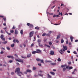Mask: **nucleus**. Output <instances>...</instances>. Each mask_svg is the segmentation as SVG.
Masks as SVG:
<instances>
[{
    "label": "nucleus",
    "instance_id": "48",
    "mask_svg": "<svg viewBox=\"0 0 78 78\" xmlns=\"http://www.w3.org/2000/svg\"><path fill=\"white\" fill-rule=\"evenodd\" d=\"M66 69H68V68H69V66H67L66 65Z\"/></svg>",
    "mask_w": 78,
    "mask_h": 78
},
{
    "label": "nucleus",
    "instance_id": "34",
    "mask_svg": "<svg viewBox=\"0 0 78 78\" xmlns=\"http://www.w3.org/2000/svg\"><path fill=\"white\" fill-rule=\"evenodd\" d=\"M73 69V67H69V70H70V69Z\"/></svg>",
    "mask_w": 78,
    "mask_h": 78
},
{
    "label": "nucleus",
    "instance_id": "12",
    "mask_svg": "<svg viewBox=\"0 0 78 78\" xmlns=\"http://www.w3.org/2000/svg\"><path fill=\"white\" fill-rule=\"evenodd\" d=\"M15 34H18V31L16 30L15 31Z\"/></svg>",
    "mask_w": 78,
    "mask_h": 78
},
{
    "label": "nucleus",
    "instance_id": "64",
    "mask_svg": "<svg viewBox=\"0 0 78 78\" xmlns=\"http://www.w3.org/2000/svg\"><path fill=\"white\" fill-rule=\"evenodd\" d=\"M64 5L63 4H61V6H64Z\"/></svg>",
    "mask_w": 78,
    "mask_h": 78
},
{
    "label": "nucleus",
    "instance_id": "3",
    "mask_svg": "<svg viewBox=\"0 0 78 78\" xmlns=\"http://www.w3.org/2000/svg\"><path fill=\"white\" fill-rule=\"evenodd\" d=\"M29 27L30 30H32L33 29V25L31 24H30V26H29Z\"/></svg>",
    "mask_w": 78,
    "mask_h": 78
},
{
    "label": "nucleus",
    "instance_id": "8",
    "mask_svg": "<svg viewBox=\"0 0 78 78\" xmlns=\"http://www.w3.org/2000/svg\"><path fill=\"white\" fill-rule=\"evenodd\" d=\"M55 54V53H54V51H50V54L51 55H53V54Z\"/></svg>",
    "mask_w": 78,
    "mask_h": 78
},
{
    "label": "nucleus",
    "instance_id": "33",
    "mask_svg": "<svg viewBox=\"0 0 78 78\" xmlns=\"http://www.w3.org/2000/svg\"><path fill=\"white\" fill-rule=\"evenodd\" d=\"M46 35V33H44L42 35V36H45Z\"/></svg>",
    "mask_w": 78,
    "mask_h": 78
},
{
    "label": "nucleus",
    "instance_id": "5",
    "mask_svg": "<svg viewBox=\"0 0 78 78\" xmlns=\"http://www.w3.org/2000/svg\"><path fill=\"white\" fill-rule=\"evenodd\" d=\"M37 52H38L37 53H42V51L40 49H37L36 50Z\"/></svg>",
    "mask_w": 78,
    "mask_h": 78
},
{
    "label": "nucleus",
    "instance_id": "25",
    "mask_svg": "<svg viewBox=\"0 0 78 78\" xmlns=\"http://www.w3.org/2000/svg\"><path fill=\"white\" fill-rule=\"evenodd\" d=\"M20 34L22 35L23 34V30H21L20 31Z\"/></svg>",
    "mask_w": 78,
    "mask_h": 78
},
{
    "label": "nucleus",
    "instance_id": "54",
    "mask_svg": "<svg viewBox=\"0 0 78 78\" xmlns=\"http://www.w3.org/2000/svg\"><path fill=\"white\" fill-rule=\"evenodd\" d=\"M33 70H36V67H33Z\"/></svg>",
    "mask_w": 78,
    "mask_h": 78
},
{
    "label": "nucleus",
    "instance_id": "44",
    "mask_svg": "<svg viewBox=\"0 0 78 78\" xmlns=\"http://www.w3.org/2000/svg\"><path fill=\"white\" fill-rule=\"evenodd\" d=\"M16 61H18V62H20V59H19V60L18 59H16Z\"/></svg>",
    "mask_w": 78,
    "mask_h": 78
},
{
    "label": "nucleus",
    "instance_id": "62",
    "mask_svg": "<svg viewBox=\"0 0 78 78\" xmlns=\"http://www.w3.org/2000/svg\"><path fill=\"white\" fill-rule=\"evenodd\" d=\"M1 54H3V51H2L0 52Z\"/></svg>",
    "mask_w": 78,
    "mask_h": 78
},
{
    "label": "nucleus",
    "instance_id": "10",
    "mask_svg": "<svg viewBox=\"0 0 78 78\" xmlns=\"http://www.w3.org/2000/svg\"><path fill=\"white\" fill-rule=\"evenodd\" d=\"M7 57L9 58H12V59H14V57L13 56L11 55V56H7Z\"/></svg>",
    "mask_w": 78,
    "mask_h": 78
},
{
    "label": "nucleus",
    "instance_id": "42",
    "mask_svg": "<svg viewBox=\"0 0 78 78\" xmlns=\"http://www.w3.org/2000/svg\"><path fill=\"white\" fill-rule=\"evenodd\" d=\"M58 61H61V58H58Z\"/></svg>",
    "mask_w": 78,
    "mask_h": 78
},
{
    "label": "nucleus",
    "instance_id": "35",
    "mask_svg": "<svg viewBox=\"0 0 78 78\" xmlns=\"http://www.w3.org/2000/svg\"><path fill=\"white\" fill-rule=\"evenodd\" d=\"M14 32V31L13 30H10V33H13Z\"/></svg>",
    "mask_w": 78,
    "mask_h": 78
},
{
    "label": "nucleus",
    "instance_id": "56",
    "mask_svg": "<svg viewBox=\"0 0 78 78\" xmlns=\"http://www.w3.org/2000/svg\"><path fill=\"white\" fill-rule=\"evenodd\" d=\"M56 17H60V16H59L58 15H56Z\"/></svg>",
    "mask_w": 78,
    "mask_h": 78
},
{
    "label": "nucleus",
    "instance_id": "32",
    "mask_svg": "<svg viewBox=\"0 0 78 78\" xmlns=\"http://www.w3.org/2000/svg\"><path fill=\"white\" fill-rule=\"evenodd\" d=\"M38 44L39 45V46H40V47H44L42 44H40V43H39Z\"/></svg>",
    "mask_w": 78,
    "mask_h": 78
},
{
    "label": "nucleus",
    "instance_id": "39",
    "mask_svg": "<svg viewBox=\"0 0 78 78\" xmlns=\"http://www.w3.org/2000/svg\"><path fill=\"white\" fill-rule=\"evenodd\" d=\"M9 62H10V63H11L12 62V60H9Z\"/></svg>",
    "mask_w": 78,
    "mask_h": 78
},
{
    "label": "nucleus",
    "instance_id": "26",
    "mask_svg": "<svg viewBox=\"0 0 78 78\" xmlns=\"http://www.w3.org/2000/svg\"><path fill=\"white\" fill-rule=\"evenodd\" d=\"M5 31L6 32V33L8 34V35H11V34L10 33H9L8 32L6 31V30H5Z\"/></svg>",
    "mask_w": 78,
    "mask_h": 78
},
{
    "label": "nucleus",
    "instance_id": "58",
    "mask_svg": "<svg viewBox=\"0 0 78 78\" xmlns=\"http://www.w3.org/2000/svg\"><path fill=\"white\" fill-rule=\"evenodd\" d=\"M16 40H14L13 41V42H14V43H15L16 42Z\"/></svg>",
    "mask_w": 78,
    "mask_h": 78
},
{
    "label": "nucleus",
    "instance_id": "60",
    "mask_svg": "<svg viewBox=\"0 0 78 78\" xmlns=\"http://www.w3.org/2000/svg\"><path fill=\"white\" fill-rule=\"evenodd\" d=\"M0 17H1V18H3V17H4V16H0Z\"/></svg>",
    "mask_w": 78,
    "mask_h": 78
},
{
    "label": "nucleus",
    "instance_id": "18",
    "mask_svg": "<svg viewBox=\"0 0 78 78\" xmlns=\"http://www.w3.org/2000/svg\"><path fill=\"white\" fill-rule=\"evenodd\" d=\"M45 61L46 62H51V61H50L45 60Z\"/></svg>",
    "mask_w": 78,
    "mask_h": 78
},
{
    "label": "nucleus",
    "instance_id": "15",
    "mask_svg": "<svg viewBox=\"0 0 78 78\" xmlns=\"http://www.w3.org/2000/svg\"><path fill=\"white\" fill-rule=\"evenodd\" d=\"M50 73H51V74H52V75H55V73L52 72H50Z\"/></svg>",
    "mask_w": 78,
    "mask_h": 78
},
{
    "label": "nucleus",
    "instance_id": "2",
    "mask_svg": "<svg viewBox=\"0 0 78 78\" xmlns=\"http://www.w3.org/2000/svg\"><path fill=\"white\" fill-rule=\"evenodd\" d=\"M34 34V31H32L30 32L29 34V37H32L33 36V34Z\"/></svg>",
    "mask_w": 78,
    "mask_h": 78
},
{
    "label": "nucleus",
    "instance_id": "20",
    "mask_svg": "<svg viewBox=\"0 0 78 78\" xmlns=\"http://www.w3.org/2000/svg\"><path fill=\"white\" fill-rule=\"evenodd\" d=\"M60 51H61V52H62V51H65V50L64 49H61Z\"/></svg>",
    "mask_w": 78,
    "mask_h": 78
},
{
    "label": "nucleus",
    "instance_id": "7",
    "mask_svg": "<svg viewBox=\"0 0 78 78\" xmlns=\"http://www.w3.org/2000/svg\"><path fill=\"white\" fill-rule=\"evenodd\" d=\"M39 53L38 52H37V51H34L32 52V53L33 54H36V53Z\"/></svg>",
    "mask_w": 78,
    "mask_h": 78
},
{
    "label": "nucleus",
    "instance_id": "38",
    "mask_svg": "<svg viewBox=\"0 0 78 78\" xmlns=\"http://www.w3.org/2000/svg\"><path fill=\"white\" fill-rule=\"evenodd\" d=\"M31 24L29 23H27V25L28 26H30V25H31Z\"/></svg>",
    "mask_w": 78,
    "mask_h": 78
},
{
    "label": "nucleus",
    "instance_id": "41",
    "mask_svg": "<svg viewBox=\"0 0 78 78\" xmlns=\"http://www.w3.org/2000/svg\"><path fill=\"white\" fill-rule=\"evenodd\" d=\"M51 65H56V63H51Z\"/></svg>",
    "mask_w": 78,
    "mask_h": 78
},
{
    "label": "nucleus",
    "instance_id": "24",
    "mask_svg": "<svg viewBox=\"0 0 78 78\" xmlns=\"http://www.w3.org/2000/svg\"><path fill=\"white\" fill-rule=\"evenodd\" d=\"M66 65H62L61 66V67H66Z\"/></svg>",
    "mask_w": 78,
    "mask_h": 78
},
{
    "label": "nucleus",
    "instance_id": "47",
    "mask_svg": "<svg viewBox=\"0 0 78 78\" xmlns=\"http://www.w3.org/2000/svg\"><path fill=\"white\" fill-rule=\"evenodd\" d=\"M22 46H23L22 44H21L20 45V47H21V48H22Z\"/></svg>",
    "mask_w": 78,
    "mask_h": 78
},
{
    "label": "nucleus",
    "instance_id": "49",
    "mask_svg": "<svg viewBox=\"0 0 78 78\" xmlns=\"http://www.w3.org/2000/svg\"><path fill=\"white\" fill-rule=\"evenodd\" d=\"M21 57L22 58H26V57L25 56H22Z\"/></svg>",
    "mask_w": 78,
    "mask_h": 78
},
{
    "label": "nucleus",
    "instance_id": "40",
    "mask_svg": "<svg viewBox=\"0 0 78 78\" xmlns=\"http://www.w3.org/2000/svg\"><path fill=\"white\" fill-rule=\"evenodd\" d=\"M23 73L24 74H27L28 73V72H27V71H26L24 72Z\"/></svg>",
    "mask_w": 78,
    "mask_h": 78
},
{
    "label": "nucleus",
    "instance_id": "46",
    "mask_svg": "<svg viewBox=\"0 0 78 78\" xmlns=\"http://www.w3.org/2000/svg\"><path fill=\"white\" fill-rule=\"evenodd\" d=\"M49 44L50 45H51L52 44V43L51 42H49Z\"/></svg>",
    "mask_w": 78,
    "mask_h": 78
},
{
    "label": "nucleus",
    "instance_id": "13",
    "mask_svg": "<svg viewBox=\"0 0 78 78\" xmlns=\"http://www.w3.org/2000/svg\"><path fill=\"white\" fill-rule=\"evenodd\" d=\"M76 71H77V70H76V69H75L74 71L73 72V73H72V74H74V75H75V72H76Z\"/></svg>",
    "mask_w": 78,
    "mask_h": 78
},
{
    "label": "nucleus",
    "instance_id": "57",
    "mask_svg": "<svg viewBox=\"0 0 78 78\" xmlns=\"http://www.w3.org/2000/svg\"><path fill=\"white\" fill-rule=\"evenodd\" d=\"M56 17V15H54L53 17Z\"/></svg>",
    "mask_w": 78,
    "mask_h": 78
},
{
    "label": "nucleus",
    "instance_id": "22",
    "mask_svg": "<svg viewBox=\"0 0 78 78\" xmlns=\"http://www.w3.org/2000/svg\"><path fill=\"white\" fill-rule=\"evenodd\" d=\"M7 41H4L2 42V44H6V43H7Z\"/></svg>",
    "mask_w": 78,
    "mask_h": 78
},
{
    "label": "nucleus",
    "instance_id": "37",
    "mask_svg": "<svg viewBox=\"0 0 78 78\" xmlns=\"http://www.w3.org/2000/svg\"><path fill=\"white\" fill-rule=\"evenodd\" d=\"M16 42H17L18 44H19V40H16Z\"/></svg>",
    "mask_w": 78,
    "mask_h": 78
},
{
    "label": "nucleus",
    "instance_id": "31",
    "mask_svg": "<svg viewBox=\"0 0 78 78\" xmlns=\"http://www.w3.org/2000/svg\"><path fill=\"white\" fill-rule=\"evenodd\" d=\"M61 43L62 44L64 43V40L63 39L61 40Z\"/></svg>",
    "mask_w": 78,
    "mask_h": 78
},
{
    "label": "nucleus",
    "instance_id": "51",
    "mask_svg": "<svg viewBox=\"0 0 78 78\" xmlns=\"http://www.w3.org/2000/svg\"><path fill=\"white\" fill-rule=\"evenodd\" d=\"M7 50H10V48L9 47H7Z\"/></svg>",
    "mask_w": 78,
    "mask_h": 78
},
{
    "label": "nucleus",
    "instance_id": "1",
    "mask_svg": "<svg viewBox=\"0 0 78 78\" xmlns=\"http://www.w3.org/2000/svg\"><path fill=\"white\" fill-rule=\"evenodd\" d=\"M17 73V75L20 76H21V75H22V73L20 72V68H18L16 69L15 73Z\"/></svg>",
    "mask_w": 78,
    "mask_h": 78
},
{
    "label": "nucleus",
    "instance_id": "11",
    "mask_svg": "<svg viewBox=\"0 0 78 78\" xmlns=\"http://www.w3.org/2000/svg\"><path fill=\"white\" fill-rule=\"evenodd\" d=\"M63 48L65 50H67V46H63Z\"/></svg>",
    "mask_w": 78,
    "mask_h": 78
},
{
    "label": "nucleus",
    "instance_id": "17",
    "mask_svg": "<svg viewBox=\"0 0 78 78\" xmlns=\"http://www.w3.org/2000/svg\"><path fill=\"white\" fill-rule=\"evenodd\" d=\"M20 62H22V63H23V60L20 59Z\"/></svg>",
    "mask_w": 78,
    "mask_h": 78
},
{
    "label": "nucleus",
    "instance_id": "36",
    "mask_svg": "<svg viewBox=\"0 0 78 78\" xmlns=\"http://www.w3.org/2000/svg\"><path fill=\"white\" fill-rule=\"evenodd\" d=\"M45 45L46 46V47H49V48H50V46L48 45L45 44Z\"/></svg>",
    "mask_w": 78,
    "mask_h": 78
},
{
    "label": "nucleus",
    "instance_id": "30",
    "mask_svg": "<svg viewBox=\"0 0 78 78\" xmlns=\"http://www.w3.org/2000/svg\"><path fill=\"white\" fill-rule=\"evenodd\" d=\"M11 47H14V44H12L11 45Z\"/></svg>",
    "mask_w": 78,
    "mask_h": 78
},
{
    "label": "nucleus",
    "instance_id": "16",
    "mask_svg": "<svg viewBox=\"0 0 78 78\" xmlns=\"http://www.w3.org/2000/svg\"><path fill=\"white\" fill-rule=\"evenodd\" d=\"M48 78H51V76L49 75V74H48Z\"/></svg>",
    "mask_w": 78,
    "mask_h": 78
},
{
    "label": "nucleus",
    "instance_id": "6",
    "mask_svg": "<svg viewBox=\"0 0 78 78\" xmlns=\"http://www.w3.org/2000/svg\"><path fill=\"white\" fill-rule=\"evenodd\" d=\"M31 56V54H29L27 55V58H30Z\"/></svg>",
    "mask_w": 78,
    "mask_h": 78
},
{
    "label": "nucleus",
    "instance_id": "59",
    "mask_svg": "<svg viewBox=\"0 0 78 78\" xmlns=\"http://www.w3.org/2000/svg\"><path fill=\"white\" fill-rule=\"evenodd\" d=\"M66 44H69V42H68V41H66Z\"/></svg>",
    "mask_w": 78,
    "mask_h": 78
},
{
    "label": "nucleus",
    "instance_id": "52",
    "mask_svg": "<svg viewBox=\"0 0 78 78\" xmlns=\"http://www.w3.org/2000/svg\"><path fill=\"white\" fill-rule=\"evenodd\" d=\"M73 53H74V54H76H76H77V53H76V51H74L73 52Z\"/></svg>",
    "mask_w": 78,
    "mask_h": 78
},
{
    "label": "nucleus",
    "instance_id": "19",
    "mask_svg": "<svg viewBox=\"0 0 78 78\" xmlns=\"http://www.w3.org/2000/svg\"><path fill=\"white\" fill-rule=\"evenodd\" d=\"M70 39H75L74 37H73L72 36H70Z\"/></svg>",
    "mask_w": 78,
    "mask_h": 78
},
{
    "label": "nucleus",
    "instance_id": "21",
    "mask_svg": "<svg viewBox=\"0 0 78 78\" xmlns=\"http://www.w3.org/2000/svg\"><path fill=\"white\" fill-rule=\"evenodd\" d=\"M66 68H63V72H65L66 71Z\"/></svg>",
    "mask_w": 78,
    "mask_h": 78
},
{
    "label": "nucleus",
    "instance_id": "53",
    "mask_svg": "<svg viewBox=\"0 0 78 78\" xmlns=\"http://www.w3.org/2000/svg\"><path fill=\"white\" fill-rule=\"evenodd\" d=\"M14 56H16V57L18 58V56H17V54H15Z\"/></svg>",
    "mask_w": 78,
    "mask_h": 78
},
{
    "label": "nucleus",
    "instance_id": "63",
    "mask_svg": "<svg viewBox=\"0 0 78 78\" xmlns=\"http://www.w3.org/2000/svg\"><path fill=\"white\" fill-rule=\"evenodd\" d=\"M49 34H51V31H49Z\"/></svg>",
    "mask_w": 78,
    "mask_h": 78
},
{
    "label": "nucleus",
    "instance_id": "50",
    "mask_svg": "<svg viewBox=\"0 0 78 78\" xmlns=\"http://www.w3.org/2000/svg\"><path fill=\"white\" fill-rule=\"evenodd\" d=\"M1 33H4V31L3 30H1Z\"/></svg>",
    "mask_w": 78,
    "mask_h": 78
},
{
    "label": "nucleus",
    "instance_id": "29",
    "mask_svg": "<svg viewBox=\"0 0 78 78\" xmlns=\"http://www.w3.org/2000/svg\"><path fill=\"white\" fill-rule=\"evenodd\" d=\"M41 42V40L40 39H39L37 40V42L38 43H40Z\"/></svg>",
    "mask_w": 78,
    "mask_h": 78
},
{
    "label": "nucleus",
    "instance_id": "43",
    "mask_svg": "<svg viewBox=\"0 0 78 78\" xmlns=\"http://www.w3.org/2000/svg\"><path fill=\"white\" fill-rule=\"evenodd\" d=\"M3 19L4 20L5 22H6V18H3Z\"/></svg>",
    "mask_w": 78,
    "mask_h": 78
},
{
    "label": "nucleus",
    "instance_id": "28",
    "mask_svg": "<svg viewBox=\"0 0 78 78\" xmlns=\"http://www.w3.org/2000/svg\"><path fill=\"white\" fill-rule=\"evenodd\" d=\"M36 60L37 61H41V59L39 58H37L36 59Z\"/></svg>",
    "mask_w": 78,
    "mask_h": 78
},
{
    "label": "nucleus",
    "instance_id": "9",
    "mask_svg": "<svg viewBox=\"0 0 78 78\" xmlns=\"http://www.w3.org/2000/svg\"><path fill=\"white\" fill-rule=\"evenodd\" d=\"M26 71L27 72H29V73H31L32 72L31 70L30 69H27Z\"/></svg>",
    "mask_w": 78,
    "mask_h": 78
},
{
    "label": "nucleus",
    "instance_id": "14",
    "mask_svg": "<svg viewBox=\"0 0 78 78\" xmlns=\"http://www.w3.org/2000/svg\"><path fill=\"white\" fill-rule=\"evenodd\" d=\"M60 36H61V35H60V34L58 35L57 37V39H59V38H60Z\"/></svg>",
    "mask_w": 78,
    "mask_h": 78
},
{
    "label": "nucleus",
    "instance_id": "27",
    "mask_svg": "<svg viewBox=\"0 0 78 78\" xmlns=\"http://www.w3.org/2000/svg\"><path fill=\"white\" fill-rule=\"evenodd\" d=\"M40 61H41V63H44L43 60H41Z\"/></svg>",
    "mask_w": 78,
    "mask_h": 78
},
{
    "label": "nucleus",
    "instance_id": "45",
    "mask_svg": "<svg viewBox=\"0 0 78 78\" xmlns=\"http://www.w3.org/2000/svg\"><path fill=\"white\" fill-rule=\"evenodd\" d=\"M15 28H16V27H15V26H13L12 27V29L13 30H14V29H15Z\"/></svg>",
    "mask_w": 78,
    "mask_h": 78
},
{
    "label": "nucleus",
    "instance_id": "55",
    "mask_svg": "<svg viewBox=\"0 0 78 78\" xmlns=\"http://www.w3.org/2000/svg\"><path fill=\"white\" fill-rule=\"evenodd\" d=\"M34 46V44L32 43L31 45V47H33Z\"/></svg>",
    "mask_w": 78,
    "mask_h": 78
},
{
    "label": "nucleus",
    "instance_id": "23",
    "mask_svg": "<svg viewBox=\"0 0 78 78\" xmlns=\"http://www.w3.org/2000/svg\"><path fill=\"white\" fill-rule=\"evenodd\" d=\"M35 29L36 30H38L39 29V27H35Z\"/></svg>",
    "mask_w": 78,
    "mask_h": 78
},
{
    "label": "nucleus",
    "instance_id": "61",
    "mask_svg": "<svg viewBox=\"0 0 78 78\" xmlns=\"http://www.w3.org/2000/svg\"><path fill=\"white\" fill-rule=\"evenodd\" d=\"M38 66H41V63H38Z\"/></svg>",
    "mask_w": 78,
    "mask_h": 78
},
{
    "label": "nucleus",
    "instance_id": "4",
    "mask_svg": "<svg viewBox=\"0 0 78 78\" xmlns=\"http://www.w3.org/2000/svg\"><path fill=\"white\" fill-rule=\"evenodd\" d=\"M0 38L1 39H5V38L4 37V35L3 34H2L0 36Z\"/></svg>",
    "mask_w": 78,
    "mask_h": 78
}]
</instances>
